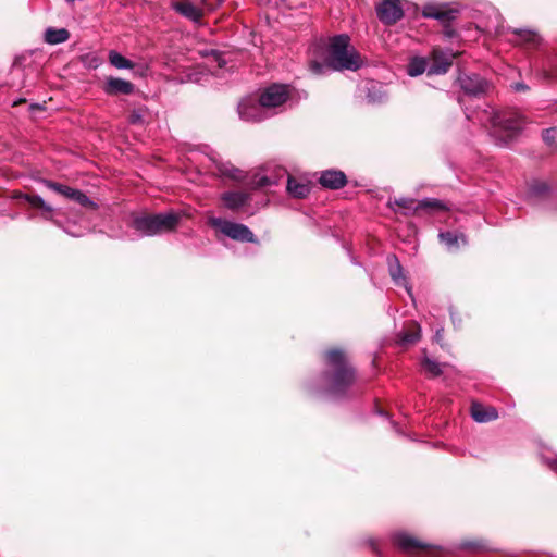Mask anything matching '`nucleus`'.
Segmentation results:
<instances>
[{
	"label": "nucleus",
	"instance_id": "nucleus-39",
	"mask_svg": "<svg viewBox=\"0 0 557 557\" xmlns=\"http://www.w3.org/2000/svg\"><path fill=\"white\" fill-rule=\"evenodd\" d=\"M442 333H443V330H442V329L436 331L435 339H436L437 342H440V341L442 339V336H443V335H442Z\"/></svg>",
	"mask_w": 557,
	"mask_h": 557
},
{
	"label": "nucleus",
	"instance_id": "nucleus-36",
	"mask_svg": "<svg viewBox=\"0 0 557 557\" xmlns=\"http://www.w3.org/2000/svg\"><path fill=\"white\" fill-rule=\"evenodd\" d=\"M367 98L370 102L376 103L383 101L386 96L380 89L376 90V87L373 86L372 89L368 90Z\"/></svg>",
	"mask_w": 557,
	"mask_h": 557
},
{
	"label": "nucleus",
	"instance_id": "nucleus-27",
	"mask_svg": "<svg viewBox=\"0 0 557 557\" xmlns=\"http://www.w3.org/2000/svg\"><path fill=\"white\" fill-rule=\"evenodd\" d=\"M109 62L119 70H132L134 67V63L131 60L114 50L109 52Z\"/></svg>",
	"mask_w": 557,
	"mask_h": 557
},
{
	"label": "nucleus",
	"instance_id": "nucleus-4",
	"mask_svg": "<svg viewBox=\"0 0 557 557\" xmlns=\"http://www.w3.org/2000/svg\"><path fill=\"white\" fill-rule=\"evenodd\" d=\"M178 222L180 215L174 212L139 214L133 216L129 226L140 236H156L175 230Z\"/></svg>",
	"mask_w": 557,
	"mask_h": 557
},
{
	"label": "nucleus",
	"instance_id": "nucleus-7",
	"mask_svg": "<svg viewBox=\"0 0 557 557\" xmlns=\"http://www.w3.org/2000/svg\"><path fill=\"white\" fill-rule=\"evenodd\" d=\"M377 18L385 25H393L404 16L400 0H382L376 8Z\"/></svg>",
	"mask_w": 557,
	"mask_h": 557
},
{
	"label": "nucleus",
	"instance_id": "nucleus-29",
	"mask_svg": "<svg viewBox=\"0 0 557 557\" xmlns=\"http://www.w3.org/2000/svg\"><path fill=\"white\" fill-rule=\"evenodd\" d=\"M447 210V207L444 202L441 200H437L435 198H424L420 201H418V210Z\"/></svg>",
	"mask_w": 557,
	"mask_h": 557
},
{
	"label": "nucleus",
	"instance_id": "nucleus-22",
	"mask_svg": "<svg viewBox=\"0 0 557 557\" xmlns=\"http://www.w3.org/2000/svg\"><path fill=\"white\" fill-rule=\"evenodd\" d=\"M286 189L290 196L301 199L309 195L311 187L308 182H301L287 175Z\"/></svg>",
	"mask_w": 557,
	"mask_h": 557
},
{
	"label": "nucleus",
	"instance_id": "nucleus-33",
	"mask_svg": "<svg viewBox=\"0 0 557 557\" xmlns=\"http://www.w3.org/2000/svg\"><path fill=\"white\" fill-rule=\"evenodd\" d=\"M549 193V186L545 182H535L530 186V195L533 197L544 196Z\"/></svg>",
	"mask_w": 557,
	"mask_h": 557
},
{
	"label": "nucleus",
	"instance_id": "nucleus-14",
	"mask_svg": "<svg viewBox=\"0 0 557 557\" xmlns=\"http://www.w3.org/2000/svg\"><path fill=\"white\" fill-rule=\"evenodd\" d=\"M102 89L108 96L131 95L134 92L135 86L129 81L110 76L106 79Z\"/></svg>",
	"mask_w": 557,
	"mask_h": 557
},
{
	"label": "nucleus",
	"instance_id": "nucleus-13",
	"mask_svg": "<svg viewBox=\"0 0 557 557\" xmlns=\"http://www.w3.org/2000/svg\"><path fill=\"white\" fill-rule=\"evenodd\" d=\"M454 58L455 53L451 51L435 50L428 73L435 75L445 74L451 66Z\"/></svg>",
	"mask_w": 557,
	"mask_h": 557
},
{
	"label": "nucleus",
	"instance_id": "nucleus-32",
	"mask_svg": "<svg viewBox=\"0 0 557 557\" xmlns=\"http://www.w3.org/2000/svg\"><path fill=\"white\" fill-rule=\"evenodd\" d=\"M422 367L432 377L438 376L442 373L441 364L428 357L422 361Z\"/></svg>",
	"mask_w": 557,
	"mask_h": 557
},
{
	"label": "nucleus",
	"instance_id": "nucleus-31",
	"mask_svg": "<svg viewBox=\"0 0 557 557\" xmlns=\"http://www.w3.org/2000/svg\"><path fill=\"white\" fill-rule=\"evenodd\" d=\"M420 337V327L413 326L412 331H404L399 334V342L401 344H412Z\"/></svg>",
	"mask_w": 557,
	"mask_h": 557
},
{
	"label": "nucleus",
	"instance_id": "nucleus-5",
	"mask_svg": "<svg viewBox=\"0 0 557 557\" xmlns=\"http://www.w3.org/2000/svg\"><path fill=\"white\" fill-rule=\"evenodd\" d=\"M211 225L218 227L227 237L246 243H256L253 233L244 224L213 218L210 220Z\"/></svg>",
	"mask_w": 557,
	"mask_h": 557
},
{
	"label": "nucleus",
	"instance_id": "nucleus-6",
	"mask_svg": "<svg viewBox=\"0 0 557 557\" xmlns=\"http://www.w3.org/2000/svg\"><path fill=\"white\" fill-rule=\"evenodd\" d=\"M44 184L49 189L62 195L63 197L70 200L79 203L82 207L89 208L92 210L97 209V203L94 202L87 195H85L83 191L78 189L52 181H44Z\"/></svg>",
	"mask_w": 557,
	"mask_h": 557
},
{
	"label": "nucleus",
	"instance_id": "nucleus-21",
	"mask_svg": "<svg viewBox=\"0 0 557 557\" xmlns=\"http://www.w3.org/2000/svg\"><path fill=\"white\" fill-rule=\"evenodd\" d=\"M394 542L401 550L407 553L428 549V545L405 533L396 534Z\"/></svg>",
	"mask_w": 557,
	"mask_h": 557
},
{
	"label": "nucleus",
	"instance_id": "nucleus-25",
	"mask_svg": "<svg viewBox=\"0 0 557 557\" xmlns=\"http://www.w3.org/2000/svg\"><path fill=\"white\" fill-rule=\"evenodd\" d=\"M25 199L34 208H39L44 211L42 215L46 220H50L52 215V207L46 203V201L38 195H26Z\"/></svg>",
	"mask_w": 557,
	"mask_h": 557
},
{
	"label": "nucleus",
	"instance_id": "nucleus-34",
	"mask_svg": "<svg viewBox=\"0 0 557 557\" xmlns=\"http://www.w3.org/2000/svg\"><path fill=\"white\" fill-rule=\"evenodd\" d=\"M543 140L548 146H554L557 143V129L555 127L546 128L542 133Z\"/></svg>",
	"mask_w": 557,
	"mask_h": 557
},
{
	"label": "nucleus",
	"instance_id": "nucleus-26",
	"mask_svg": "<svg viewBox=\"0 0 557 557\" xmlns=\"http://www.w3.org/2000/svg\"><path fill=\"white\" fill-rule=\"evenodd\" d=\"M395 206L400 209H404L406 214L409 212L418 211V201H416L412 198L401 197L394 199L393 201H388V207L392 208L393 210H395Z\"/></svg>",
	"mask_w": 557,
	"mask_h": 557
},
{
	"label": "nucleus",
	"instance_id": "nucleus-3",
	"mask_svg": "<svg viewBox=\"0 0 557 557\" xmlns=\"http://www.w3.org/2000/svg\"><path fill=\"white\" fill-rule=\"evenodd\" d=\"M327 364L333 369V373H326L330 381L329 392L337 397L343 395L355 382V371L348 364L346 355L341 349H332L326 352Z\"/></svg>",
	"mask_w": 557,
	"mask_h": 557
},
{
	"label": "nucleus",
	"instance_id": "nucleus-35",
	"mask_svg": "<svg viewBox=\"0 0 557 557\" xmlns=\"http://www.w3.org/2000/svg\"><path fill=\"white\" fill-rule=\"evenodd\" d=\"M146 111L147 110L144 107L134 109L131 112V114H129V117H128L129 122L132 124H140V123H143Z\"/></svg>",
	"mask_w": 557,
	"mask_h": 557
},
{
	"label": "nucleus",
	"instance_id": "nucleus-8",
	"mask_svg": "<svg viewBox=\"0 0 557 557\" xmlns=\"http://www.w3.org/2000/svg\"><path fill=\"white\" fill-rule=\"evenodd\" d=\"M267 108L259 100L244 99L238 104L239 117L247 122H260L268 117Z\"/></svg>",
	"mask_w": 557,
	"mask_h": 557
},
{
	"label": "nucleus",
	"instance_id": "nucleus-10",
	"mask_svg": "<svg viewBox=\"0 0 557 557\" xmlns=\"http://www.w3.org/2000/svg\"><path fill=\"white\" fill-rule=\"evenodd\" d=\"M460 88L469 96L484 95L488 89V83L478 74L461 75L458 78Z\"/></svg>",
	"mask_w": 557,
	"mask_h": 557
},
{
	"label": "nucleus",
	"instance_id": "nucleus-12",
	"mask_svg": "<svg viewBox=\"0 0 557 557\" xmlns=\"http://www.w3.org/2000/svg\"><path fill=\"white\" fill-rule=\"evenodd\" d=\"M458 11L448 9L442 4H425L422 9V16L425 18H434L440 22H450L456 18Z\"/></svg>",
	"mask_w": 557,
	"mask_h": 557
},
{
	"label": "nucleus",
	"instance_id": "nucleus-2",
	"mask_svg": "<svg viewBox=\"0 0 557 557\" xmlns=\"http://www.w3.org/2000/svg\"><path fill=\"white\" fill-rule=\"evenodd\" d=\"M363 62L357 50L350 46L348 35H337L330 39L327 46L326 63L312 61L310 70L314 74H323L325 69L333 71H357L362 66Z\"/></svg>",
	"mask_w": 557,
	"mask_h": 557
},
{
	"label": "nucleus",
	"instance_id": "nucleus-15",
	"mask_svg": "<svg viewBox=\"0 0 557 557\" xmlns=\"http://www.w3.org/2000/svg\"><path fill=\"white\" fill-rule=\"evenodd\" d=\"M510 32L516 36L512 40L516 45L534 48L541 44V36L533 29L512 28Z\"/></svg>",
	"mask_w": 557,
	"mask_h": 557
},
{
	"label": "nucleus",
	"instance_id": "nucleus-37",
	"mask_svg": "<svg viewBox=\"0 0 557 557\" xmlns=\"http://www.w3.org/2000/svg\"><path fill=\"white\" fill-rule=\"evenodd\" d=\"M196 1H197V3L203 2V7H200V9H202L203 14L214 11L222 3V0H196Z\"/></svg>",
	"mask_w": 557,
	"mask_h": 557
},
{
	"label": "nucleus",
	"instance_id": "nucleus-16",
	"mask_svg": "<svg viewBox=\"0 0 557 557\" xmlns=\"http://www.w3.org/2000/svg\"><path fill=\"white\" fill-rule=\"evenodd\" d=\"M387 263H388V271L389 274L395 282L396 285L404 286L408 293V295L411 297V287L408 285V282L406 280V276L403 272V267L398 260V258L394 255L387 257Z\"/></svg>",
	"mask_w": 557,
	"mask_h": 557
},
{
	"label": "nucleus",
	"instance_id": "nucleus-11",
	"mask_svg": "<svg viewBox=\"0 0 557 557\" xmlns=\"http://www.w3.org/2000/svg\"><path fill=\"white\" fill-rule=\"evenodd\" d=\"M172 7L182 16L196 24H199L205 15L196 0L176 1Z\"/></svg>",
	"mask_w": 557,
	"mask_h": 557
},
{
	"label": "nucleus",
	"instance_id": "nucleus-19",
	"mask_svg": "<svg viewBox=\"0 0 557 557\" xmlns=\"http://www.w3.org/2000/svg\"><path fill=\"white\" fill-rule=\"evenodd\" d=\"M471 417L479 423H485L496 420L498 418V412L494 407L473 403L471 406Z\"/></svg>",
	"mask_w": 557,
	"mask_h": 557
},
{
	"label": "nucleus",
	"instance_id": "nucleus-20",
	"mask_svg": "<svg viewBox=\"0 0 557 557\" xmlns=\"http://www.w3.org/2000/svg\"><path fill=\"white\" fill-rule=\"evenodd\" d=\"M440 242L449 250L456 251L461 245H467L468 240L465 234L456 232H441L438 234Z\"/></svg>",
	"mask_w": 557,
	"mask_h": 557
},
{
	"label": "nucleus",
	"instance_id": "nucleus-40",
	"mask_svg": "<svg viewBox=\"0 0 557 557\" xmlns=\"http://www.w3.org/2000/svg\"><path fill=\"white\" fill-rule=\"evenodd\" d=\"M554 112L557 113V102L554 104Z\"/></svg>",
	"mask_w": 557,
	"mask_h": 557
},
{
	"label": "nucleus",
	"instance_id": "nucleus-24",
	"mask_svg": "<svg viewBox=\"0 0 557 557\" xmlns=\"http://www.w3.org/2000/svg\"><path fill=\"white\" fill-rule=\"evenodd\" d=\"M70 37V33L65 28L49 27L45 32V41L50 45H58L65 42Z\"/></svg>",
	"mask_w": 557,
	"mask_h": 557
},
{
	"label": "nucleus",
	"instance_id": "nucleus-23",
	"mask_svg": "<svg viewBox=\"0 0 557 557\" xmlns=\"http://www.w3.org/2000/svg\"><path fill=\"white\" fill-rule=\"evenodd\" d=\"M216 163V170L221 176L228 177L234 181H243L245 175L244 172L237 168H235L230 162H218Z\"/></svg>",
	"mask_w": 557,
	"mask_h": 557
},
{
	"label": "nucleus",
	"instance_id": "nucleus-1",
	"mask_svg": "<svg viewBox=\"0 0 557 557\" xmlns=\"http://www.w3.org/2000/svg\"><path fill=\"white\" fill-rule=\"evenodd\" d=\"M479 122L488 129L495 144L508 147L517 138L522 129L524 121L518 112H498L487 107L478 113Z\"/></svg>",
	"mask_w": 557,
	"mask_h": 557
},
{
	"label": "nucleus",
	"instance_id": "nucleus-9",
	"mask_svg": "<svg viewBox=\"0 0 557 557\" xmlns=\"http://www.w3.org/2000/svg\"><path fill=\"white\" fill-rule=\"evenodd\" d=\"M288 97L286 85L274 84L268 87L260 96L261 103L267 108H276L282 106Z\"/></svg>",
	"mask_w": 557,
	"mask_h": 557
},
{
	"label": "nucleus",
	"instance_id": "nucleus-30",
	"mask_svg": "<svg viewBox=\"0 0 557 557\" xmlns=\"http://www.w3.org/2000/svg\"><path fill=\"white\" fill-rule=\"evenodd\" d=\"M287 174L285 169H278L275 177H271L268 175H263L257 178L256 185L258 187H267L271 185H276L280 178H283Z\"/></svg>",
	"mask_w": 557,
	"mask_h": 557
},
{
	"label": "nucleus",
	"instance_id": "nucleus-18",
	"mask_svg": "<svg viewBox=\"0 0 557 557\" xmlns=\"http://www.w3.org/2000/svg\"><path fill=\"white\" fill-rule=\"evenodd\" d=\"M221 200L227 209L235 211L247 205L250 196L244 191H226L221 195Z\"/></svg>",
	"mask_w": 557,
	"mask_h": 557
},
{
	"label": "nucleus",
	"instance_id": "nucleus-38",
	"mask_svg": "<svg viewBox=\"0 0 557 557\" xmlns=\"http://www.w3.org/2000/svg\"><path fill=\"white\" fill-rule=\"evenodd\" d=\"M515 89L518 90V91L519 90H525L527 86L524 84H516Z\"/></svg>",
	"mask_w": 557,
	"mask_h": 557
},
{
	"label": "nucleus",
	"instance_id": "nucleus-17",
	"mask_svg": "<svg viewBox=\"0 0 557 557\" xmlns=\"http://www.w3.org/2000/svg\"><path fill=\"white\" fill-rule=\"evenodd\" d=\"M320 184L330 189H338L346 185V175L342 171L327 170L321 173Z\"/></svg>",
	"mask_w": 557,
	"mask_h": 557
},
{
	"label": "nucleus",
	"instance_id": "nucleus-28",
	"mask_svg": "<svg viewBox=\"0 0 557 557\" xmlns=\"http://www.w3.org/2000/svg\"><path fill=\"white\" fill-rule=\"evenodd\" d=\"M426 71V61L423 58H413L407 66V73L414 77L419 76Z\"/></svg>",
	"mask_w": 557,
	"mask_h": 557
}]
</instances>
